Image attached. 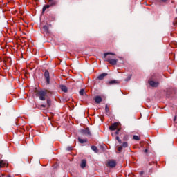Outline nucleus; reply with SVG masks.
<instances>
[{"instance_id": "1", "label": "nucleus", "mask_w": 177, "mask_h": 177, "mask_svg": "<svg viewBox=\"0 0 177 177\" xmlns=\"http://www.w3.org/2000/svg\"><path fill=\"white\" fill-rule=\"evenodd\" d=\"M114 56H115V54L113 53H105L104 54L105 62H108L112 66H117L118 59H115Z\"/></svg>"}, {"instance_id": "2", "label": "nucleus", "mask_w": 177, "mask_h": 177, "mask_svg": "<svg viewBox=\"0 0 177 177\" xmlns=\"http://www.w3.org/2000/svg\"><path fill=\"white\" fill-rule=\"evenodd\" d=\"M48 93L49 92L47 90H41L38 92L39 99L40 100H46V97H48Z\"/></svg>"}, {"instance_id": "3", "label": "nucleus", "mask_w": 177, "mask_h": 177, "mask_svg": "<svg viewBox=\"0 0 177 177\" xmlns=\"http://www.w3.org/2000/svg\"><path fill=\"white\" fill-rule=\"evenodd\" d=\"M44 77L48 84H50V77L49 75V71H46L44 73Z\"/></svg>"}, {"instance_id": "4", "label": "nucleus", "mask_w": 177, "mask_h": 177, "mask_svg": "<svg viewBox=\"0 0 177 177\" xmlns=\"http://www.w3.org/2000/svg\"><path fill=\"white\" fill-rule=\"evenodd\" d=\"M117 165V162L115 160H109L107 162V167L109 168H114Z\"/></svg>"}, {"instance_id": "5", "label": "nucleus", "mask_w": 177, "mask_h": 177, "mask_svg": "<svg viewBox=\"0 0 177 177\" xmlns=\"http://www.w3.org/2000/svg\"><path fill=\"white\" fill-rule=\"evenodd\" d=\"M82 135H85V136H91V131L89 129H84L81 130Z\"/></svg>"}, {"instance_id": "6", "label": "nucleus", "mask_w": 177, "mask_h": 177, "mask_svg": "<svg viewBox=\"0 0 177 177\" xmlns=\"http://www.w3.org/2000/svg\"><path fill=\"white\" fill-rule=\"evenodd\" d=\"M118 125H120V124L118 122L113 123L109 127L110 131H115V129H117L118 128Z\"/></svg>"}, {"instance_id": "7", "label": "nucleus", "mask_w": 177, "mask_h": 177, "mask_svg": "<svg viewBox=\"0 0 177 177\" xmlns=\"http://www.w3.org/2000/svg\"><path fill=\"white\" fill-rule=\"evenodd\" d=\"M149 84L153 88H157V86H158L159 83H158V82H155V81L151 80L149 82Z\"/></svg>"}, {"instance_id": "8", "label": "nucleus", "mask_w": 177, "mask_h": 177, "mask_svg": "<svg viewBox=\"0 0 177 177\" xmlns=\"http://www.w3.org/2000/svg\"><path fill=\"white\" fill-rule=\"evenodd\" d=\"M8 165V162L5 160H0V168H5Z\"/></svg>"}, {"instance_id": "9", "label": "nucleus", "mask_w": 177, "mask_h": 177, "mask_svg": "<svg viewBox=\"0 0 177 177\" xmlns=\"http://www.w3.org/2000/svg\"><path fill=\"white\" fill-rule=\"evenodd\" d=\"M95 103L99 104V103H102V97L100 96H96L94 99Z\"/></svg>"}, {"instance_id": "10", "label": "nucleus", "mask_w": 177, "mask_h": 177, "mask_svg": "<svg viewBox=\"0 0 177 177\" xmlns=\"http://www.w3.org/2000/svg\"><path fill=\"white\" fill-rule=\"evenodd\" d=\"M81 168H85L86 167V160H82L80 165Z\"/></svg>"}, {"instance_id": "11", "label": "nucleus", "mask_w": 177, "mask_h": 177, "mask_svg": "<svg viewBox=\"0 0 177 177\" xmlns=\"http://www.w3.org/2000/svg\"><path fill=\"white\" fill-rule=\"evenodd\" d=\"M106 75H107V73H102V74H100V75L97 77V78H98V80H103V79L104 78V77H106Z\"/></svg>"}, {"instance_id": "12", "label": "nucleus", "mask_w": 177, "mask_h": 177, "mask_svg": "<svg viewBox=\"0 0 177 177\" xmlns=\"http://www.w3.org/2000/svg\"><path fill=\"white\" fill-rule=\"evenodd\" d=\"M61 90L62 91V92H67L68 88L67 86H64V85H61L60 86Z\"/></svg>"}, {"instance_id": "13", "label": "nucleus", "mask_w": 177, "mask_h": 177, "mask_svg": "<svg viewBox=\"0 0 177 177\" xmlns=\"http://www.w3.org/2000/svg\"><path fill=\"white\" fill-rule=\"evenodd\" d=\"M51 6H52V5H46V6H44L43 7V10H42L43 13L45 12V10H46V9H49Z\"/></svg>"}, {"instance_id": "14", "label": "nucleus", "mask_w": 177, "mask_h": 177, "mask_svg": "<svg viewBox=\"0 0 177 177\" xmlns=\"http://www.w3.org/2000/svg\"><path fill=\"white\" fill-rule=\"evenodd\" d=\"M91 149L93 150V151H94L95 153H99V149H97V147L96 146H92L91 147Z\"/></svg>"}, {"instance_id": "15", "label": "nucleus", "mask_w": 177, "mask_h": 177, "mask_svg": "<svg viewBox=\"0 0 177 177\" xmlns=\"http://www.w3.org/2000/svg\"><path fill=\"white\" fill-rule=\"evenodd\" d=\"M78 140H79V142H80V143H86V142H87V140L86 139H81V138H78Z\"/></svg>"}, {"instance_id": "16", "label": "nucleus", "mask_w": 177, "mask_h": 177, "mask_svg": "<svg viewBox=\"0 0 177 177\" xmlns=\"http://www.w3.org/2000/svg\"><path fill=\"white\" fill-rule=\"evenodd\" d=\"M50 104H52V101L50 99H47V107H50Z\"/></svg>"}, {"instance_id": "17", "label": "nucleus", "mask_w": 177, "mask_h": 177, "mask_svg": "<svg viewBox=\"0 0 177 177\" xmlns=\"http://www.w3.org/2000/svg\"><path fill=\"white\" fill-rule=\"evenodd\" d=\"M105 111H106V114H109V113H110V109L109 108V106L107 105H106V106H105Z\"/></svg>"}, {"instance_id": "18", "label": "nucleus", "mask_w": 177, "mask_h": 177, "mask_svg": "<svg viewBox=\"0 0 177 177\" xmlns=\"http://www.w3.org/2000/svg\"><path fill=\"white\" fill-rule=\"evenodd\" d=\"M85 91L84 89H81L79 92L80 96H84V93Z\"/></svg>"}, {"instance_id": "19", "label": "nucleus", "mask_w": 177, "mask_h": 177, "mask_svg": "<svg viewBox=\"0 0 177 177\" xmlns=\"http://www.w3.org/2000/svg\"><path fill=\"white\" fill-rule=\"evenodd\" d=\"M131 78H132V75H129L127 78L125 79V81H127V82L130 81Z\"/></svg>"}, {"instance_id": "20", "label": "nucleus", "mask_w": 177, "mask_h": 177, "mask_svg": "<svg viewBox=\"0 0 177 177\" xmlns=\"http://www.w3.org/2000/svg\"><path fill=\"white\" fill-rule=\"evenodd\" d=\"M133 139L134 140H140V138L138 136H133Z\"/></svg>"}, {"instance_id": "21", "label": "nucleus", "mask_w": 177, "mask_h": 177, "mask_svg": "<svg viewBox=\"0 0 177 177\" xmlns=\"http://www.w3.org/2000/svg\"><path fill=\"white\" fill-rule=\"evenodd\" d=\"M109 84H118V82L117 80H112L109 82Z\"/></svg>"}, {"instance_id": "22", "label": "nucleus", "mask_w": 177, "mask_h": 177, "mask_svg": "<svg viewBox=\"0 0 177 177\" xmlns=\"http://www.w3.org/2000/svg\"><path fill=\"white\" fill-rule=\"evenodd\" d=\"M119 132H120V129H118L115 133H112V136H114L115 135H118Z\"/></svg>"}, {"instance_id": "23", "label": "nucleus", "mask_w": 177, "mask_h": 177, "mask_svg": "<svg viewBox=\"0 0 177 177\" xmlns=\"http://www.w3.org/2000/svg\"><path fill=\"white\" fill-rule=\"evenodd\" d=\"M122 147H128V142H124L122 144Z\"/></svg>"}, {"instance_id": "24", "label": "nucleus", "mask_w": 177, "mask_h": 177, "mask_svg": "<svg viewBox=\"0 0 177 177\" xmlns=\"http://www.w3.org/2000/svg\"><path fill=\"white\" fill-rule=\"evenodd\" d=\"M118 151H119V153H121V151H122V147H119L118 148Z\"/></svg>"}, {"instance_id": "25", "label": "nucleus", "mask_w": 177, "mask_h": 177, "mask_svg": "<svg viewBox=\"0 0 177 177\" xmlns=\"http://www.w3.org/2000/svg\"><path fill=\"white\" fill-rule=\"evenodd\" d=\"M43 28H44V30L45 31H48V30H49V28H48L47 26H44L43 27Z\"/></svg>"}, {"instance_id": "26", "label": "nucleus", "mask_w": 177, "mask_h": 177, "mask_svg": "<svg viewBox=\"0 0 177 177\" xmlns=\"http://www.w3.org/2000/svg\"><path fill=\"white\" fill-rule=\"evenodd\" d=\"M115 139L116 140H118V142H119V143H121V140L120 139V137L116 136Z\"/></svg>"}, {"instance_id": "27", "label": "nucleus", "mask_w": 177, "mask_h": 177, "mask_svg": "<svg viewBox=\"0 0 177 177\" xmlns=\"http://www.w3.org/2000/svg\"><path fill=\"white\" fill-rule=\"evenodd\" d=\"M67 150L68 151H71V150H73V147H68Z\"/></svg>"}, {"instance_id": "28", "label": "nucleus", "mask_w": 177, "mask_h": 177, "mask_svg": "<svg viewBox=\"0 0 177 177\" xmlns=\"http://www.w3.org/2000/svg\"><path fill=\"white\" fill-rule=\"evenodd\" d=\"M160 2H163V3L168 2V0H160Z\"/></svg>"}, {"instance_id": "29", "label": "nucleus", "mask_w": 177, "mask_h": 177, "mask_svg": "<svg viewBox=\"0 0 177 177\" xmlns=\"http://www.w3.org/2000/svg\"><path fill=\"white\" fill-rule=\"evenodd\" d=\"M41 107H46V105L42 104V105H41Z\"/></svg>"}, {"instance_id": "30", "label": "nucleus", "mask_w": 177, "mask_h": 177, "mask_svg": "<svg viewBox=\"0 0 177 177\" xmlns=\"http://www.w3.org/2000/svg\"><path fill=\"white\" fill-rule=\"evenodd\" d=\"M176 118H177L176 116L174 117V122L176 121Z\"/></svg>"}, {"instance_id": "31", "label": "nucleus", "mask_w": 177, "mask_h": 177, "mask_svg": "<svg viewBox=\"0 0 177 177\" xmlns=\"http://www.w3.org/2000/svg\"><path fill=\"white\" fill-rule=\"evenodd\" d=\"M145 153H147V149L145 150Z\"/></svg>"}, {"instance_id": "32", "label": "nucleus", "mask_w": 177, "mask_h": 177, "mask_svg": "<svg viewBox=\"0 0 177 177\" xmlns=\"http://www.w3.org/2000/svg\"><path fill=\"white\" fill-rule=\"evenodd\" d=\"M140 175H143V171H140Z\"/></svg>"}]
</instances>
